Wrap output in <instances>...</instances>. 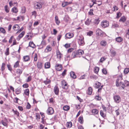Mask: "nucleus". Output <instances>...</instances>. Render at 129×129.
<instances>
[{
    "instance_id": "1",
    "label": "nucleus",
    "mask_w": 129,
    "mask_h": 129,
    "mask_svg": "<svg viewBox=\"0 0 129 129\" xmlns=\"http://www.w3.org/2000/svg\"><path fill=\"white\" fill-rule=\"evenodd\" d=\"M123 75L122 73L120 74L117 77V79L116 80V85L118 87L120 86L123 89H124L125 86L124 83L119 81L123 79Z\"/></svg>"
},
{
    "instance_id": "2",
    "label": "nucleus",
    "mask_w": 129,
    "mask_h": 129,
    "mask_svg": "<svg viewBox=\"0 0 129 129\" xmlns=\"http://www.w3.org/2000/svg\"><path fill=\"white\" fill-rule=\"evenodd\" d=\"M77 40L78 44L80 46H83L85 44L84 38L81 36H79L78 37Z\"/></svg>"
},
{
    "instance_id": "3",
    "label": "nucleus",
    "mask_w": 129,
    "mask_h": 129,
    "mask_svg": "<svg viewBox=\"0 0 129 129\" xmlns=\"http://www.w3.org/2000/svg\"><path fill=\"white\" fill-rule=\"evenodd\" d=\"M24 68L21 69L18 68L16 69L14 73V75L18 77H20V75L22 73Z\"/></svg>"
},
{
    "instance_id": "4",
    "label": "nucleus",
    "mask_w": 129,
    "mask_h": 129,
    "mask_svg": "<svg viewBox=\"0 0 129 129\" xmlns=\"http://www.w3.org/2000/svg\"><path fill=\"white\" fill-rule=\"evenodd\" d=\"M109 25V22L106 20L103 21L101 23V26L103 28H105L107 27Z\"/></svg>"
},
{
    "instance_id": "5",
    "label": "nucleus",
    "mask_w": 129,
    "mask_h": 129,
    "mask_svg": "<svg viewBox=\"0 0 129 129\" xmlns=\"http://www.w3.org/2000/svg\"><path fill=\"white\" fill-rule=\"evenodd\" d=\"M61 85L62 88L64 89H67L68 88L67 83L63 80L61 81Z\"/></svg>"
},
{
    "instance_id": "6",
    "label": "nucleus",
    "mask_w": 129,
    "mask_h": 129,
    "mask_svg": "<svg viewBox=\"0 0 129 129\" xmlns=\"http://www.w3.org/2000/svg\"><path fill=\"white\" fill-rule=\"evenodd\" d=\"M46 111L47 114L48 115H52L54 112V111L53 109L51 107H48Z\"/></svg>"
},
{
    "instance_id": "7",
    "label": "nucleus",
    "mask_w": 129,
    "mask_h": 129,
    "mask_svg": "<svg viewBox=\"0 0 129 129\" xmlns=\"http://www.w3.org/2000/svg\"><path fill=\"white\" fill-rule=\"evenodd\" d=\"M42 5L41 3L36 2L34 4V7L36 9H40L42 8Z\"/></svg>"
},
{
    "instance_id": "8",
    "label": "nucleus",
    "mask_w": 129,
    "mask_h": 129,
    "mask_svg": "<svg viewBox=\"0 0 129 129\" xmlns=\"http://www.w3.org/2000/svg\"><path fill=\"white\" fill-rule=\"evenodd\" d=\"M1 123L4 126H7L8 122L7 119L6 117L4 118V120H1Z\"/></svg>"
},
{
    "instance_id": "9",
    "label": "nucleus",
    "mask_w": 129,
    "mask_h": 129,
    "mask_svg": "<svg viewBox=\"0 0 129 129\" xmlns=\"http://www.w3.org/2000/svg\"><path fill=\"white\" fill-rule=\"evenodd\" d=\"M55 67L56 70L58 71H61L62 68V65L58 63L56 64Z\"/></svg>"
},
{
    "instance_id": "10",
    "label": "nucleus",
    "mask_w": 129,
    "mask_h": 129,
    "mask_svg": "<svg viewBox=\"0 0 129 129\" xmlns=\"http://www.w3.org/2000/svg\"><path fill=\"white\" fill-rule=\"evenodd\" d=\"M74 36V34L73 33H66L65 35V37L67 39H70L73 38Z\"/></svg>"
},
{
    "instance_id": "11",
    "label": "nucleus",
    "mask_w": 129,
    "mask_h": 129,
    "mask_svg": "<svg viewBox=\"0 0 129 129\" xmlns=\"http://www.w3.org/2000/svg\"><path fill=\"white\" fill-rule=\"evenodd\" d=\"M20 57L19 56V57L18 58V60L14 64L13 66L14 68H16L17 67H19V63L20 62Z\"/></svg>"
},
{
    "instance_id": "12",
    "label": "nucleus",
    "mask_w": 129,
    "mask_h": 129,
    "mask_svg": "<svg viewBox=\"0 0 129 129\" xmlns=\"http://www.w3.org/2000/svg\"><path fill=\"white\" fill-rule=\"evenodd\" d=\"M75 51L77 53V56L79 57H80L84 53L83 51L81 50H79Z\"/></svg>"
},
{
    "instance_id": "13",
    "label": "nucleus",
    "mask_w": 129,
    "mask_h": 129,
    "mask_svg": "<svg viewBox=\"0 0 129 129\" xmlns=\"http://www.w3.org/2000/svg\"><path fill=\"white\" fill-rule=\"evenodd\" d=\"M114 101L117 103H119L120 101V98L119 96L115 95L114 97Z\"/></svg>"
},
{
    "instance_id": "14",
    "label": "nucleus",
    "mask_w": 129,
    "mask_h": 129,
    "mask_svg": "<svg viewBox=\"0 0 129 129\" xmlns=\"http://www.w3.org/2000/svg\"><path fill=\"white\" fill-rule=\"evenodd\" d=\"M52 47L50 45H47L44 50V52H48L51 51L52 50Z\"/></svg>"
},
{
    "instance_id": "15",
    "label": "nucleus",
    "mask_w": 129,
    "mask_h": 129,
    "mask_svg": "<svg viewBox=\"0 0 129 129\" xmlns=\"http://www.w3.org/2000/svg\"><path fill=\"white\" fill-rule=\"evenodd\" d=\"M27 35H26V37L28 40H31L32 38L33 37V34L32 33L29 32L27 33Z\"/></svg>"
},
{
    "instance_id": "16",
    "label": "nucleus",
    "mask_w": 129,
    "mask_h": 129,
    "mask_svg": "<svg viewBox=\"0 0 129 129\" xmlns=\"http://www.w3.org/2000/svg\"><path fill=\"white\" fill-rule=\"evenodd\" d=\"M54 91L55 94L58 95L59 93V88L57 85L55 86L54 88Z\"/></svg>"
},
{
    "instance_id": "17",
    "label": "nucleus",
    "mask_w": 129,
    "mask_h": 129,
    "mask_svg": "<svg viewBox=\"0 0 129 129\" xmlns=\"http://www.w3.org/2000/svg\"><path fill=\"white\" fill-rule=\"evenodd\" d=\"M37 68L39 69H41L42 68L43 66V63L40 61H38L37 64Z\"/></svg>"
},
{
    "instance_id": "18",
    "label": "nucleus",
    "mask_w": 129,
    "mask_h": 129,
    "mask_svg": "<svg viewBox=\"0 0 129 129\" xmlns=\"http://www.w3.org/2000/svg\"><path fill=\"white\" fill-rule=\"evenodd\" d=\"M101 83L97 81L94 84V87L96 89L98 88L100 86H101Z\"/></svg>"
},
{
    "instance_id": "19",
    "label": "nucleus",
    "mask_w": 129,
    "mask_h": 129,
    "mask_svg": "<svg viewBox=\"0 0 129 129\" xmlns=\"http://www.w3.org/2000/svg\"><path fill=\"white\" fill-rule=\"evenodd\" d=\"M70 75L71 77L73 79H75L76 78V75L74 72L72 71L70 73Z\"/></svg>"
},
{
    "instance_id": "20",
    "label": "nucleus",
    "mask_w": 129,
    "mask_h": 129,
    "mask_svg": "<svg viewBox=\"0 0 129 129\" xmlns=\"http://www.w3.org/2000/svg\"><path fill=\"white\" fill-rule=\"evenodd\" d=\"M20 28L19 25L18 24H15L12 27V28L13 30L15 31L18 30Z\"/></svg>"
},
{
    "instance_id": "21",
    "label": "nucleus",
    "mask_w": 129,
    "mask_h": 129,
    "mask_svg": "<svg viewBox=\"0 0 129 129\" xmlns=\"http://www.w3.org/2000/svg\"><path fill=\"white\" fill-rule=\"evenodd\" d=\"M50 63L49 62H46L44 64L45 68L46 69L50 68Z\"/></svg>"
},
{
    "instance_id": "22",
    "label": "nucleus",
    "mask_w": 129,
    "mask_h": 129,
    "mask_svg": "<svg viewBox=\"0 0 129 129\" xmlns=\"http://www.w3.org/2000/svg\"><path fill=\"white\" fill-rule=\"evenodd\" d=\"M24 94L25 95L29 96V89H26L24 90Z\"/></svg>"
},
{
    "instance_id": "23",
    "label": "nucleus",
    "mask_w": 129,
    "mask_h": 129,
    "mask_svg": "<svg viewBox=\"0 0 129 129\" xmlns=\"http://www.w3.org/2000/svg\"><path fill=\"white\" fill-rule=\"evenodd\" d=\"M55 22L57 25H59L60 23V21L59 20L57 16H56L55 17Z\"/></svg>"
},
{
    "instance_id": "24",
    "label": "nucleus",
    "mask_w": 129,
    "mask_h": 129,
    "mask_svg": "<svg viewBox=\"0 0 129 129\" xmlns=\"http://www.w3.org/2000/svg\"><path fill=\"white\" fill-rule=\"evenodd\" d=\"M24 61L25 62L27 61L30 60V57L28 55H25L23 56Z\"/></svg>"
},
{
    "instance_id": "25",
    "label": "nucleus",
    "mask_w": 129,
    "mask_h": 129,
    "mask_svg": "<svg viewBox=\"0 0 129 129\" xmlns=\"http://www.w3.org/2000/svg\"><path fill=\"white\" fill-rule=\"evenodd\" d=\"M0 33H2L4 35L6 34V31L5 29L3 27H0Z\"/></svg>"
},
{
    "instance_id": "26",
    "label": "nucleus",
    "mask_w": 129,
    "mask_h": 129,
    "mask_svg": "<svg viewBox=\"0 0 129 129\" xmlns=\"http://www.w3.org/2000/svg\"><path fill=\"white\" fill-rule=\"evenodd\" d=\"M21 88L18 87L15 89V93L17 94H18L21 93Z\"/></svg>"
},
{
    "instance_id": "27",
    "label": "nucleus",
    "mask_w": 129,
    "mask_h": 129,
    "mask_svg": "<svg viewBox=\"0 0 129 129\" xmlns=\"http://www.w3.org/2000/svg\"><path fill=\"white\" fill-rule=\"evenodd\" d=\"M107 44V42L105 41L102 40L100 42V45L102 46H106Z\"/></svg>"
},
{
    "instance_id": "28",
    "label": "nucleus",
    "mask_w": 129,
    "mask_h": 129,
    "mask_svg": "<svg viewBox=\"0 0 129 129\" xmlns=\"http://www.w3.org/2000/svg\"><path fill=\"white\" fill-rule=\"evenodd\" d=\"M126 19L125 17L124 16H122L121 17L120 19L119 20V21L120 22H121L123 23H124L126 20Z\"/></svg>"
},
{
    "instance_id": "29",
    "label": "nucleus",
    "mask_w": 129,
    "mask_h": 129,
    "mask_svg": "<svg viewBox=\"0 0 129 129\" xmlns=\"http://www.w3.org/2000/svg\"><path fill=\"white\" fill-rule=\"evenodd\" d=\"M72 124L71 121L68 122L66 123V126L67 128H70L72 127Z\"/></svg>"
},
{
    "instance_id": "30",
    "label": "nucleus",
    "mask_w": 129,
    "mask_h": 129,
    "mask_svg": "<svg viewBox=\"0 0 129 129\" xmlns=\"http://www.w3.org/2000/svg\"><path fill=\"white\" fill-rule=\"evenodd\" d=\"M11 11L13 13H16L18 12V10L16 7H14L12 8Z\"/></svg>"
},
{
    "instance_id": "31",
    "label": "nucleus",
    "mask_w": 129,
    "mask_h": 129,
    "mask_svg": "<svg viewBox=\"0 0 129 129\" xmlns=\"http://www.w3.org/2000/svg\"><path fill=\"white\" fill-rule=\"evenodd\" d=\"M29 46L32 48H34L36 47V45L32 41H30L29 43Z\"/></svg>"
},
{
    "instance_id": "32",
    "label": "nucleus",
    "mask_w": 129,
    "mask_h": 129,
    "mask_svg": "<svg viewBox=\"0 0 129 129\" xmlns=\"http://www.w3.org/2000/svg\"><path fill=\"white\" fill-rule=\"evenodd\" d=\"M78 121L81 124H82L84 122L83 118V116H80L78 118Z\"/></svg>"
},
{
    "instance_id": "33",
    "label": "nucleus",
    "mask_w": 129,
    "mask_h": 129,
    "mask_svg": "<svg viewBox=\"0 0 129 129\" xmlns=\"http://www.w3.org/2000/svg\"><path fill=\"white\" fill-rule=\"evenodd\" d=\"M92 91V87H89L87 90V94L89 95H91V94Z\"/></svg>"
},
{
    "instance_id": "34",
    "label": "nucleus",
    "mask_w": 129,
    "mask_h": 129,
    "mask_svg": "<svg viewBox=\"0 0 129 129\" xmlns=\"http://www.w3.org/2000/svg\"><path fill=\"white\" fill-rule=\"evenodd\" d=\"M92 112L93 115H96L98 114V111L96 109H93L92 110Z\"/></svg>"
},
{
    "instance_id": "35",
    "label": "nucleus",
    "mask_w": 129,
    "mask_h": 129,
    "mask_svg": "<svg viewBox=\"0 0 129 129\" xmlns=\"http://www.w3.org/2000/svg\"><path fill=\"white\" fill-rule=\"evenodd\" d=\"M77 54L76 51L73 52L72 55V58H74L76 57H77Z\"/></svg>"
},
{
    "instance_id": "36",
    "label": "nucleus",
    "mask_w": 129,
    "mask_h": 129,
    "mask_svg": "<svg viewBox=\"0 0 129 129\" xmlns=\"http://www.w3.org/2000/svg\"><path fill=\"white\" fill-rule=\"evenodd\" d=\"M115 40L116 41L118 42H120L123 41V39L120 37H119L116 38Z\"/></svg>"
},
{
    "instance_id": "37",
    "label": "nucleus",
    "mask_w": 129,
    "mask_h": 129,
    "mask_svg": "<svg viewBox=\"0 0 129 129\" xmlns=\"http://www.w3.org/2000/svg\"><path fill=\"white\" fill-rule=\"evenodd\" d=\"M56 56L57 58L60 59L62 57V54L59 51H58L56 52Z\"/></svg>"
},
{
    "instance_id": "38",
    "label": "nucleus",
    "mask_w": 129,
    "mask_h": 129,
    "mask_svg": "<svg viewBox=\"0 0 129 129\" xmlns=\"http://www.w3.org/2000/svg\"><path fill=\"white\" fill-rule=\"evenodd\" d=\"M20 19H22V20L23 21L24 19V16L20 15V16L17 17V21H20Z\"/></svg>"
},
{
    "instance_id": "39",
    "label": "nucleus",
    "mask_w": 129,
    "mask_h": 129,
    "mask_svg": "<svg viewBox=\"0 0 129 129\" xmlns=\"http://www.w3.org/2000/svg\"><path fill=\"white\" fill-rule=\"evenodd\" d=\"M25 34L24 31H22L18 36V37L19 39H21L24 36Z\"/></svg>"
},
{
    "instance_id": "40",
    "label": "nucleus",
    "mask_w": 129,
    "mask_h": 129,
    "mask_svg": "<svg viewBox=\"0 0 129 129\" xmlns=\"http://www.w3.org/2000/svg\"><path fill=\"white\" fill-rule=\"evenodd\" d=\"M99 67H95L94 68V72L96 74H97L99 71Z\"/></svg>"
},
{
    "instance_id": "41",
    "label": "nucleus",
    "mask_w": 129,
    "mask_h": 129,
    "mask_svg": "<svg viewBox=\"0 0 129 129\" xmlns=\"http://www.w3.org/2000/svg\"><path fill=\"white\" fill-rule=\"evenodd\" d=\"M5 10L7 13H8L9 12L10 9L7 5H5L4 6Z\"/></svg>"
},
{
    "instance_id": "42",
    "label": "nucleus",
    "mask_w": 129,
    "mask_h": 129,
    "mask_svg": "<svg viewBox=\"0 0 129 129\" xmlns=\"http://www.w3.org/2000/svg\"><path fill=\"white\" fill-rule=\"evenodd\" d=\"M12 111L14 113V114L15 115H16L17 117L19 116V113L18 112V111L16 110H15L14 109H12Z\"/></svg>"
},
{
    "instance_id": "43",
    "label": "nucleus",
    "mask_w": 129,
    "mask_h": 129,
    "mask_svg": "<svg viewBox=\"0 0 129 129\" xmlns=\"http://www.w3.org/2000/svg\"><path fill=\"white\" fill-rule=\"evenodd\" d=\"M125 36L126 38L129 39V28L128 29L126 30Z\"/></svg>"
},
{
    "instance_id": "44",
    "label": "nucleus",
    "mask_w": 129,
    "mask_h": 129,
    "mask_svg": "<svg viewBox=\"0 0 129 129\" xmlns=\"http://www.w3.org/2000/svg\"><path fill=\"white\" fill-rule=\"evenodd\" d=\"M70 107L67 105L64 106L63 107V109L65 111H68L70 109Z\"/></svg>"
},
{
    "instance_id": "45",
    "label": "nucleus",
    "mask_w": 129,
    "mask_h": 129,
    "mask_svg": "<svg viewBox=\"0 0 129 129\" xmlns=\"http://www.w3.org/2000/svg\"><path fill=\"white\" fill-rule=\"evenodd\" d=\"M51 82V80L49 79H47L46 80L44 81H43L44 83L46 85L50 84V83Z\"/></svg>"
},
{
    "instance_id": "46",
    "label": "nucleus",
    "mask_w": 129,
    "mask_h": 129,
    "mask_svg": "<svg viewBox=\"0 0 129 129\" xmlns=\"http://www.w3.org/2000/svg\"><path fill=\"white\" fill-rule=\"evenodd\" d=\"M102 31L100 29H98L96 31L97 35H101L102 34Z\"/></svg>"
},
{
    "instance_id": "47",
    "label": "nucleus",
    "mask_w": 129,
    "mask_h": 129,
    "mask_svg": "<svg viewBox=\"0 0 129 129\" xmlns=\"http://www.w3.org/2000/svg\"><path fill=\"white\" fill-rule=\"evenodd\" d=\"M8 69L11 72H12L13 70V69L11 67V66L10 64H8L7 65Z\"/></svg>"
},
{
    "instance_id": "48",
    "label": "nucleus",
    "mask_w": 129,
    "mask_h": 129,
    "mask_svg": "<svg viewBox=\"0 0 129 129\" xmlns=\"http://www.w3.org/2000/svg\"><path fill=\"white\" fill-rule=\"evenodd\" d=\"M5 65L6 64L5 63H2L1 67V70L2 71H3L5 70Z\"/></svg>"
},
{
    "instance_id": "49",
    "label": "nucleus",
    "mask_w": 129,
    "mask_h": 129,
    "mask_svg": "<svg viewBox=\"0 0 129 129\" xmlns=\"http://www.w3.org/2000/svg\"><path fill=\"white\" fill-rule=\"evenodd\" d=\"M94 99L97 101H100L101 99V98L100 96L98 95H96Z\"/></svg>"
},
{
    "instance_id": "50",
    "label": "nucleus",
    "mask_w": 129,
    "mask_h": 129,
    "mask_svg": "<svg viewBox=\"0 0 129 129\" xmlns=\"http://www.w3.org/2000/svg\"><path fill=\"white\" fill-rule=\"evenodd\" d=\"M100 113L101 115L103 117L105 118V117H106V114L104 113V112L103 111L101 110L100 111Z\"/></svg>"
},
{
    "instance_id": "51",
    "label": "nucleus",
    "mask_w": 129,
    "mask_h": 129,
    "mask_svg": "<svg viewBox=\"0 0 129 129\" xmlns=\"http://www.w3.org/2000/svg\"><path fill=\"white\" fill-rule=\"evenodd\" d=\"M5 54L6 56L8 55H9V48H7L6 50V51L5 52Z\"/></svg>"
},
{
    "instance_id": "52",
    "label": "nucleus",
    "mask_w": 129,
    "mask_h": 129,
    "mask_svg": "<svg viewBox=\"0 0 129 129\" xmlns=\"http://www.w3.org/2000/svg\"><path fill=\"white\" fill-rule=\"evenodd\" d=\"M100 21V20H99V18H97L94 19V23L97 24H99Z\"/></svg>"
},
{
    "instance_id": "53",
    "label": "nucleus",
    "mask_w": 129,
    "mask_h": 129,
    "mask_svg": "<svg viewBox=\"0 0 129 129\" xmlns=\"http://www.w3.org/2000/svg\"><path fill=\"white\" fill-rule=\"evenodd\" d=\"M129 72V68H126L124 69L123 72L124 74H127Z\"/></svg>"
},
{
    "instance_id": "54",
    "label": "nucleus",
    "mask_w": 129,
    "mask_h": 129,
    "mask_svg": "<svg viewBox=\"0 0 129 129\" xmlns=\"http://www.w3.org/2000/svg\"><path fill=\"white\" fill-rule=\"evenodd\" d=\"M67 70L66 69H65L63 71L61 75L63 77H64L67 74Z\"/></svg>"
},
{
    "instance_id": "55",
    "label": "nucleus",
    "mask_w": 129,
    "mask_h": 129,
    "mask_svg": "<svg viewBox=\"0 0 129 129\" xmlns=\"http://www.w3.org/2000/svg\"><path fill=\"white\" fill-rule=\"evenodd\" d=\"M91 22V20H89V19H88L85 21V23L86 25H88Z\"/></svg>"
},
{
    "instance_id": "56",
    "label": "nucleus",
    "mask_w": 129,
    "mask_h": 129,
    "mask_svg": "<svg viewBox=\"0 0 129 129\" xmlns=\"http://www.w3.org/2000/svg\"><path fill=\"white\" fill-rule=\"evenodd\" d=\"M122 15V14L120 12H118L117 13V16L116 18H119Z\"/></svg>"
},
{
    "instance_id": "57",
    "label": "nucleus",
    "mask_w": 129,
    "mask_h": 129,
    "mask_svg": "<svg viewBox=\"0 0 129 129\" xmlns=\"http://www.w3.org/2000/svg\"><path fill=\"white\" fill-rule=\"evenodd\" d=\"M37 59L38 56L37 54L36 53H35L34 55V61H36L37 60Z\"/></svg>"
},
{
    "instance_id": "58",
    "label": "nucleus",
    "mask_w": 129,
    "mask_h": 129,
    "mask_svg": "<svg viewBox=\"0 0 129 129\" xmlns=\"http://www.w3.org/2000/svg\"><path fill=\"white\" fill-rule=\"evenodd\" d=\"M68 2H63L62 4V6L63 7H64L68 5Z\"/></svg>"
},
{
    "instance_id": "59",
    "label": "nucleus",
    "mask_w": 129,
    "mask_h": 129,
    "mask_svg": "<svg viewBox=\"0 0 129 129\" xmlns=\"http://www.w3.org/2000/svg\"><path fill=\"white\" fill-rule=\"evenodd\" d=\"M17 42L16 41V39L14 38L13 39V42L12 44L11 45V46H13L15 45H16L17 44Z\"/></svg>"
},
{
    "instance_id": "60",
    "label": "nucleus",
    "mask_w": 129,
    "mask_h": 129,
    "mask_svg": "<svg viewBox=\"0 0 129 129\" xmlns=\"http://www.w3.org/2000/svg\"><path fill=\"white\" fill-rule=\"evenodd\" d=\"M26 11V9L25 7H23L22 8L21 12L22 13H25Z\"/></svg>"
},
{
    "instance_id": "61",
    "label": "nucleus",
    "mask_w": 129,
    "mask_h": 129,
    "mask_svg": "<svg viewBox=\"0 0 129 129\" xmlns=\"http://www.w3.org/2000/svg\"><path fill=\"white\" fill-rule=\"evenodd\" d=\"M36 119L37 120H39L40 118V116L39 114L38 113H36Z\"/></svg>"
},
{
    "instance_id": "62",
    "label": "nucleus",
    "mask_w": 129,
    "mask_h": 129,
    "mask_svg": "<svg viewBox=\"0 0 129 129\" xmlns=\"http://www.w3.org/2000/svg\"><path fill=\"white\" fill-rule=\"evenodd\" d=\"M93 34V32L91 31H90L87 33V35L90 36L92 35Z\"/></svg>"
},
{
    "instance_id": "63",
    "label": "nucleus",
    "mask_w": 129,
    "mask_h": 129,
    "mask_svg": "<svg viewBox=\"0 0 129 129\" xmlns=\"http://www.w3.org/2000/svg\"><path fill=\"white\" fill-rule=\"evenodd\" d=\"M39 129H44L45 128V125L42 124H40L39 125Z\"/></svg>"
},
{
    "instance_id": "64",
    "label": "nucleus",
    "mask_w": 129,
    "mask_h": 129,
    "mask_svg": "<svg viewBox=\"0 0 129 129\" xmlns=\"http://www.w3.org/2000/svg\"><path fill=\"white\" fill-rule=\"evenodd\" d=\"M124 84L125 86H129V82L126 80H125L124 81Z\"/></svg>"
}]
</instances>
